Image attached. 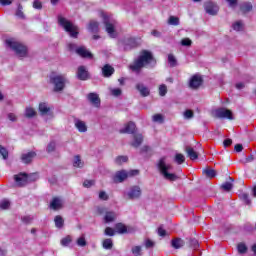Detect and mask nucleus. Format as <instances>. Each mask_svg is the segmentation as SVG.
I'll return each mask as SVG.
<instances>
[{"instance_id": "nucleus-1", "label": "nucleus", "mask_w": 256, "mask_h": 256, "mask_svg": "<svg viewBox=\"0 0 256 256\" xmlns=\"http://www.w3.org/2000/svg\"><path fill=\"white\" fill-rule=\"evenodd\" d=\"M155 58L151 52L144 50L140 56L129 66L134 73H140L143 67H155Z\"/></svg>"}, {"instance_id": "nucleus-2", "label": "nucleus", "mask_w": 256, "mask_h": 256, "mask_svg": "<svg viewBox=\"0 0 256 256\" xmlns=\"http://www.w3.org/2000/svg\"><path fill=\"white\" fill-rule=\"evenodd\" d=\"M158 171L166 181H177L179 177L175 173H171L173 165L167 163L165 157L161 158L157 163Z\"/></svg>"}, {"instance_id": "nucleus-3", "label": "nucleus", "mask_w": 256, "mask_h": 256, "mask_svg": "<svg viewBox=\"0 0 256 256\" xmlns=\"http://www.w3.org/2000/svg\"><path fill=\"white\" fill-rule=\"evenodd\" d=\"M5 43L7 49H11V51H13L15 55L19 57V59H24V57H27V46L17 42V40L13 38L7 39Z\"/></svg>"}, {"instance_id": "nucleus-4", "label": "nucleus", "mask_w": 256, "mask_h": 256, "mask_svg": "<svg viewBox=\"0 0 256 256\" xmlns=\"http://www.w3.org/2000/svg\"><path fill=\"white\" fill-rule=\"evenodd\" d=\"M58 25L66 31V33H69L70 37H73L74 39H77V35H79V27L75 26L73 22L69 21L67 18L59 15L58 16Z\"/></svg>"}, {"instance_id": "nucleus-5", "label": "nucleus", "mask_w": 256, "mask_h": 256, "mask_svg": "<svg viewBox=\"0 0 256 256\" xmlns=\"http://www.w3.org/2000/svg\"><path fill=\"white\" fill-rule=\"evenodd\" d=\"M50 83L51 85H53L54 91L56 93H59L60 91H63V89H65V85L69 83V80L67 79V76L65 74H57L50 77Z\"/></svg>"}, {"instance_id": "nucleus-6", "label": "nucleus", "mask_w": 256, "mask_h": 256, "mask_svg": "<svg viewBox=\"0 0 256 256\" xmlns=\"http://www.w3.org/2000/svg\"><path fill=\"white\" fill-rule=\"evenodd\" d=\"M100 17L103 19V23L106 27V32L108 33V35L112 38L117 37V33L115 32L117 21L113 19V17L105 14V12H100Z\"/></svg>"}, {"instance_id": "nucleus-7", "label": "nucleus", "mask_w": 256, "mask_h": 256, "mask_svg": "<svg viewBox=\"0 0 256 256\" xmlns=\"http://www.w3.org/2000/svg\"><path fill=\"white\" fill-rule=\"evenodd\" d=\"M135 175H139V170H131L127 172V170H120L115 173L113 176L114 183H123L128 177H135Z\"/></svg>"}, {"instance_id": "nucleus-8", "label": "nucleus", "mask_w": 256, "mask_h": 256, "mask_svg": "<svg viewBox=\"0 0 256 256\" xmlns=\"http://www.w3.org/2000/svg\"><path fill=\"white\" fill-rule=\"evenodd\" d=\"M98 215H104L103 219L105 223H114L117 220V212L108 210L103 206L97 207Z\"/></svg>"}, {"instance_id": "nucleus-9", "label": "nucleus", "mask_w": 256, "mask_h": 256, "mask_svg": "<svg viewBox=\"0 0 256 256\" xmlns=\"http://www.w3.org/2000/svg\"><path fill=\"white\" fill-rule=\"evenodd\" d=\"M68 49L70 51H75L77 55H80V57H84L88 59H91L93 57V54H91V52H89V50H87V48H85L84 46L77 48L76 44L70 43L68 44Z\"/></svg>"}, {"instance_id": "nucleus-10", "label": "nucleus", "mask_w": 256, "mask_h": 256, "mask_svg": "<svg viewBox=\"0 0 256 256\" xmlns=\"http://www.w3.org/2000/svg\"><path fill=\"white\" fill-rule=\"evenodd\" d=\"M213 115L214 117H217V119H233V112L226 108H218L214 110Z\"/></svg>"}, {"instance_id": "nucleus-11", "label": "nucleus", "mask_w": 256, "mask_h": 256, "mask_svg": "<svg viewBox=\"0 0 256 256\" xmlns=\"http://www.w3.org/2000/svg\"><path fill=\"white\" fill-rule=\"evenodd\" d=\"M142 195V190L140 186H132L129 188V190L126 193V196L128 199L135 200V199H140Z\"/></svg>"}, {"instance_id": "nucleus-12", "label": "nucleus", "mask_w": 256, "mask_h": 256, "mask_svg": "<svg viewBox=\"0 0 256 256\" xmlns=\"http://www.w3.org/2000/svg\"><path fill=\"white\" fill-rule=\"evenodd\" d=\"M38 111L42 115V117L48 116L53 118V113L51 111V108L49 107V104L45 102H41L39 104Z\"/></svg>"}, {"instance_id": "nucleus-13", "label": "nucleus", "mask_w": 256, "mask_h": 256, "mask_svg": "<svg viewBox=\"0 0 256 256\" xmlns=\"http://www.w3.org/2000/svg\"><path fill=\"white\" fill-rule=\"evenodd\" d=\"M63 205H65L63 198L54 197L50 202V209H53V211H59V209H63Z\"/></svg>"}, {"instance_id": "nucleus-14", "label": "nucleus", "mask_w": 256, "mask_h": 256, "mask_svg": "<svg viewBox=\"0 0 256 256\" xmlns=\"http://www.w3.org/2000/svg\"><path fill=\"white\" fill-rule=\"evenodd\" d=\"M203 84V78L200 75H194L190 78L189 87L191 89H199Z\"/></svg>"}, {"instance_id": "nucleus-15", "label": "nucleus", "mask_w": 256, "mask_h": 256, "mask_svg": "<svg viewBox=\"0 0 256 256\" xmlns=\"http://www.w3.org/2000/svg\"><path fill=\"white\" fill-rule=\"evenodd\" d=\"M87 99L91 105L94 107H100L101 105V98H99V94L92 92L87 95Z\"/></svg>"}, {"instance_id": "nucleus-16", "label": "nucleus", "mask_w": 256, "mask_h": 256, "mask_svg": "<svg viewBox=\"0 0 256 256\" xmlns=\"http://www.w3.org/2000/svg\"><path fill=\"white\" fill-rule=\"evenodd\" d=\"M205 11L208 15H216L219 13V6L213 2H206L205 3Z\"/></svg>"}, {"instance_id": "nucleus-17", "label": "nucleus", "mask_w": 256, "mask_h": 256, "mask_svg": "<svg viewBox=\"0 0 256 256\" xmlns=\"http://www.w3.org/2000/svg\"><path fill=\"white\" fill-rule=\"evenodd\" d=\"M77 78L80 79V81H87V79H89V71H87L85 66L78 67Z\"/></svg>"}, {"instance_id": "nucleus-18", "label": "nucleus", "mask_w": 256, "mask_h": 256, "mask_svg": "<svg viewBox=\"0 0 256 256\" xmlns=\"http://www.w3.org/2000/svg\"><path fill=\"white\" fill-rule=\"evenodd\" d=\"M136 89L140 93L141 97H149L151 90L143 83L136 84Z\"/></svg>"}, {"instance_id": "nucleus-19", "label": "nucleus", "mask_w": 256, "mask_h": 256, "mask_svg": "<svg viewBox=\"0 0 256 256\" xmlns=\"http://www.w3.org/2000/svg\"><path fill=\"white\" fill-rule=\"evenodd\" d=\"M123 47L124 51H130V49L137 47V41L135 38H127L123 41Z\"/></svg>"}, {"instance_id": "nucleus-20", "label": "nucleus", "mask_w": 256, "mask_h": 256, "mask_svg": "<svg viewBox=\"0 0 256 256\" xmlns=\"http://www.w3.org/2000/svg\"><path fill=\"white\" fill-rule=\"evenodd\" d=\"M74 125L79 133H87V124L83 120L75 119Z\"/></svg>"}, {"instance_id": "nucleus-21", "label": "nucleus", "mask_w": 256, "mask_h": 256, "mask_svg": "<svg viewBox=\"0 0 256 256\" xmlns=\"http://www.w3.org/2000/svg\"><path fill=\"white\" fill-rule=\"evenodd\" d=\"M36 155L37 154L35 152L24 153L21 156V161L24 162L25 164L31 163V161L35 159Z\"/></svg>"}, {"instance_id": "nucleus-22", "label": "nucleus", "mask_w": 256, "mask_h": 256, "mask_svg": "<svg viewBox=\"0 0 256 256\" xmlns=\"http://www.w3.org/2000/svg\"><path fill=\"white\" fill-rule=\"evenodd\" d=\"M141 143H143V135L140 133H135L133 135V141L131 142V146L140 147Z\"/></svg>"}, {"instance_id": "nucleus-23", "label": "nucleus", "mask_w": 256, "mask_h": 256, "mask_svg": "<svg viewBox=\"0 0 256 256\" xmlns=\"http://www.w3.org/2000/svg\"><path fill=\"white\" fill-rule=\"evenodd\" d=\"M14 179H15L17 185H19V187H23V185L27 184V174L15 175Z\"/></svg>"}, {"instance_id": "nucleus-24", "label": "nucleus", "mask_w": 256, "mask_h": 256, "mask_svg": "<svg viewBox=\"0 0 256 256\" xmlns=\"http://www.w3.org/2000/svg\"><path fill=\"white\" fill-rule=\"evenodd\" d=\"M113 73H115V69L111 65H109V64H106L102 68V75L104 77H111V75H113Z\"/></svg>"}, {"instance_id": "nucleus-25", "label": "nucleus", "mask_w": 256, "mask_h": 256, "mask_svg": "<svg viewBox=\"0 0 256 256\" xmlns=\"http://www.w3.org/2000/svg\"><path fill=\"white\" fill-rule=\"evenodd\" d=\"M88 31H90V33H98L99 22H97L96 20H91L88 24Z\"/></svg>"}, {"instance_id": "nucleus-26", "label": "nucleus", "mask_w": 256, "mask_h": 256, "mask_svg": "<svg viewBox=\"0 0 256 256\" xmlns=\"http://www.w3.org/2000/svg\"><path fill=\"white\" fill-rule=\"evenodd\" d=\"M240 11L242 13H251V11H253V4L250 2H243L240 4Z\"/></svg>"}, {"instance_id": "nucleus-27", "label": "nucleus", "mask_w": 256, "mask_h": 256, "mask_svg": "<svg viewBox=\"0 0 256 256\" xmlns=\"http://www.w3.org/2000/svg\"><path fill=\"white\" fill-rule=\"evenodd\" d=\"M171 245L174 249H181L185 246V241L181 238H175L171 241Z\"/></svg>"}, {"instance_id": "nucleus-28", "label": "nucleus", "mask_w": 256, "mask_h": 256, "mask_svg": "<svg viewBox=\"0 0 256 256\" xmlns=\"http://www.w3.org/2000/svg\"><path fill=\"white\" fill-rule=\"evenodd\" d=\"M73 167H77L78 169H83V167H85V162L81 160V156L79 155L74 156Z\"/></svg>"}, {"instance_id": "nucleus-29", "label": "nucleus", "mask_w": 256, "mask_h": 256, "mask_svg": "<svg viewBox=\"0 0 256 256\" xmlns=\"http://www.w3.org/2000/svg\"><path fill=\"white\" fill-rule=\"evenodd\" d=\"M135 129H136L135 123L129 122L128 124H126V126L121 131V133L135 134Z\"/></svg>"}, {"instance_id": "nucleus-30", "label": "nucleus", "mask_w": 256, "mask_h": 256, "mask_svg": "<svg viewBox=\"0 0 256 256\" xmlns=\"http://www.w3.org/2000/svg\"><path fill=\"white\" fill-rule=\"evenodd\" d=\"M186 153L191 161H195L199 157V154L192 147H186Z\"/></svg>"}, {"instance_id": "nucleus-31", "label": "nucleus", "mask_w": 256, "mask_h": 256, "mask_svg": "<svg viewBox=\"0 0 256 256\" xmlns=\"http://www.w3.org/2000/svg\"><path fill=\"white\" fill-rule=\"evenodd\" d=\"M115 231H116V233L123 235V234L127 233V226H125V224H123V223H117L115 225Z\"/></svg>"}, {"instance_id": "nucleus-32", "label": "nucleus", "mask_w": 256, "mask_h": 256, "mask_svg": "<svg viewBox=\"0 0 256 256\" xmlns=\"http://www.w3.org/2000/svg\"><path fill=\"white\" fill-rule=\"evenodd\" d=\"M24 115L28 119H31L37 115V111H35L32 107H26Z\"/></svg>"}, {"instance_id": "nucleus-33", "label": "nucleus", "mask_w": 256, "mask_h": 256, "mask_svg": "<svg viewBox=\"0 0 256 256\" xmlns=\"http://www.w3.org/2000/svg\"><path fill=\"white\" fill-rule=\"evenodd\" d=\"M54 222H55V227H57V229H62L63 225H65V221L63 220V217L59 215L55 216Z\"/></svg>"}, {"instance_id": "nucleus-34", "label": "nucleus", "mask_w": 256, "mask_h": 256, "mask_svg": "<svg viewBox=\"0 0 256 256\" xmlns=\"http://www.w3.org/2000/svg\"><path fill=\"white\" fill-rule=\"evenodd\" d=\"M127 161H129L127 156H118L115 158L116 165H123V163H127Z\"/></svg>"}, {"instance_id": "nucleus-35", "label": "nucleus", "mask_w": 256, "mask_h": 256, "mask_svg": "<svg viewBox=\"0 0 256 256\" xmlns=\"http://www.w3.org/2000/svg\"><path fill=\"white\" fill-rule=\"evenodd\" d=\"M102 246L104 249H113V240L111 238L105 239Z\"/></svg>"}, {"instance_id": "nucleus-36", "label": "nucleus", "mask_w": 256, "mask_h": 256, "mask_svg": "<svg viewBox=\"0 0 256 256\" xmlns=\"http://www.w3.org/2000/svg\"><path fill=\"white\" fill-rule=\"evenodd\" d=\"M72 241H73V238L71 236H66L61 239L60 243L62 247H68Z\"/></svg>"}, {"instance_id": "nucleus-37", "label": "nucleus", "mask_w": 256, "mask_h": 256, "mask_svg": "<svg viewBox=\"0 0 256 256\" xmlns=\"http://www.w3.org/2000/svg\"><path fill=\"white\" fill-rule=\"evenodd\" d=\"M152 120L154 123H163L165 121V117L162 114H155L152 116Z\"/></svg>"}, {"instance_id": "nucleus-38", "label": "nucleus", "mask_w": 256, "mask_h": 256, "mask_svg": "<svg viewBox=\"0 0 256 256\" xmlns=\"http://www.w3.org/2000/svg\"><path fill=\"white\" fill-rule=\"evenodd\" d=\"M109 91L113 97H120V95L123 93L121 88H109Z\"/></svg>"}, {"instance_id": "nucleus-39", "label": "nucleus", "mask_w": 256, "mask_h": 256, "mask_svg": "<svg viewBox=\"0 0 256 256\" xmlns=\"http://www.w3.org/2000/svg\"><path fill=\"white\" fill-rule=\"evenodd\" d=\"M237 249L238 253L241 255H245V253H247V245H245V243H239Z\"/></svg>"}, {"instance_id": "nucleus-40", "label": "nucleus", "mask_w": 256, "mask_h": 256, "mask_svg": "<svg viewBox=\"0 0 256 256\" xmlns=\"http://www.w3.org/2000/svg\"><path fill=\"white\" fill-rule=\"evenodd\" d=\"M168 63L170 67H175L177 65V58L173 54L168 55Z\"/></svg>"}, {"instance_id": "nucleus-41", "label": "nucleus", "mask_w": 256, "mask_h": 256, "mask_svg": "<svg viewBox=\"0 0 256 256\" xmlns=\"http://www.w3.org/2000/svg\"><path fill=\"white\" fill-rule=\"evenodd\" d=\"M175 161L178 165H183L185 163V156L183 154H176Z\"/></svg>"}, {"instance_id": "nucleus-42", "label": "nucleus", "mask_w": 256, "mask_h": 256, "mask_svg": "<svg viewBox=\"0 0 256 256\" xmlns=\"http://www.w3.org/2000/svg\"><path fill=\"white\" fill-rule=\"evenodd\" d=\"M168 24L169 25H174V26L179 25V17L170 16L169 19H168Z\"/></svg>"}, {"instance_id": "nucleus-43", "label": "nucleus", "mask_w": 256, "mask_h": 256, "mask_svg": "<svg viewBox=\"0 0 256 256\" xmlns=\"http://www.w3.org/2000/svg\"><path fill=\"white\" fill-rule=\"evenodd\" d=\"M221 189H223V191H231V189H233V183L231 182H224L222 185H221Z\"/></svg>"}, {"instance_id": "nucleus-44", "label": "nucleus", "mask_w": 256, "mask_h": 256, "mask_svg": "<svg viewBox=\"0 0 256 256\" xmlns=\"http://www.w3.org/2000/svg\"><path fill=\"white\" fill-rule=\"evenodd\" d=\"M16 17H19V19H25V14L23 13V6L21 4L18 5Z\"/></svg>"}, {"instance_id": "nucleus-45", "label": "nucleus", "mask_w": 256, "mask_h": 256, "mask_svg": "<svg viewBox=\"0 0 256 256\" xmlns=\"http://www.w3.org/2000/svg\"><path fill=\"white\" fill-rule=\"evenodd\" d=\"M159 95L160 97H165V95H167V85L161 84L159 86Z\"/></svg>"}, {"instance_id": "nucleus-46", "label": "nucleus", "mask_w": 256, "mask_h": 256, "mask_svg": "<svg viewBox=\"0 0 256 256\" xmlns=\"http://www.w3.org/2000/svg\"><path fill=\"white\" fill-rule=\"evenodd\" d=\"M204 173H205L206 177H209V179H213V177H215V175H217V172H215V170H213V169H206V170H204Z\"/></svg>"}, {"instance_id": "nucleus-47", "label": "nucleus", "mask_w": 256, "mask_h": 256, "mask_svg": "<svg viewBox=\"0 0 256 256\" xmlns=\"http://www.w3.org/2000/svg\"><path fill=\"white\" fill-rule=\"evenodd\" d=\"M232 27H233L234 31H243V22L237 21L233 24Z\"/></svg>"}, {"instance_id": "nucleus-48", "label": "nucleus", "mask_w": 256, "mask_h": 256, "mask_svg": "<svg viewBox=\"0 0 256 256\" xmlns=\"http://www.w3.org/2000/svg\"><path fill=\"white\" fill-rule=\"evenodd\" d=\"M78 247H85L87 245V240H85V236H81L76 241Z\"/></svg>"}, {"instance_id": "nucleus-49", "label": "nucleus", "mask_w": 256, "mask_h": 256, "mask_svg": "<svg viewBox=\"0 0 256 256\" xmlns=\"http://www.w3.org/2000/svg\"><path fill=\"white\" fill-rule=\"evenodd\" d=\"M144 245H145L146 249H153V247H155V241H153L151 239H146L144 241Z\"/></svg>"}, {"instance_id": "nucleus-50", "label": "nucleus", "mask_w": 256, "mask_h": 256, "mask_svg": "<svg viewBox=\"0 0 256 256\" xmlns=\"http://www.w3.org/2000/svg\"><path fill=\"white\" fill-rule=\"evenodd\" d=\"M56 147H57V144L54 141L50 142L46 148L47 153H53Z\"/></svg>"}, {"instance_id": "nucleus-51", "label": "nucleus", "mask_w": 256, "mask_h": 256, "mask_svg": "<svg viewBox=\"0 0 256 256\" xmlns=\"http://www.w3.org/2000/svg\"><path fill=\"white\" fill-rule=\"evenodd\" d=\"M192 41H191V39H189V38H183L182 40H181V45H182V47H191V45H192Z\"/></svg>"}, {"instance_id": "nucleus-52", "label": "nucleus", "mask_w": 256, "mask_h": 256, "mask_svg": "<svg viewBox=\"0 0 256 256\" xmlns=\"http://www.w3.org/2000/svg\"><path fill=\"white\" fill-rule=\"evenodd\" d=\"M11 202H9V200L4 199L2 201H0V209H7L8 207H10Z\"/></svg>"}, {"instance_id": "nucleus-53", "label": "nucleus", "mask_w": 256, "mask_h": 256, "mask_svg": "<svg viewBox=\"0 0 256 256\" xmlns=\"http://www.w3.org/2000/svg\"><path fill=\"white\" fill-rule=\"evenodd\" d=\"M104 234L107 235L108 237H113L115 235V229L111 227H106Z\"/></svg>"}, {"instance_id": "nucleus-54", "label": "nucleus", "mask_w": 256, "mask_h": 256, "mask_svg": "<svg viewBox=\"0 0 256 256\" xmlns=\"http://www.w3.org/2000/svg\"><path fill=\"white\" fill-rule=\"evenodd\" d=\"M141 251H142L141 246H134V247H132V253L135 256H141Z\"/></svg>"}, {"instance_id": "nucleus-55", "label": "nucleus", "mask_w": 256, "mask_h": 256, "mask_svg": "<svg viewBox=\"0 0 256 256\" xmlns=\"http://www.w3.org/2000/svg\"><path fill=\"white\" fill-rule=\"evenodd\" d=\"M0 155H2L3 159H7L9 157V152L3 146L0 145Z\"/></svg>"}, {"instance_id": "nucleus-56", "label": "nucleus", "mask_w": 256, "mask_h": 256, "mask_svg": "<svg viewBox=\"0 0 256 256\" xmlns=\"http://www.w3.org/2000/svg\"><path fill=\"white\" fill-rule=\"evenodd\" d=\"M193 112L191 110H186L184 113H183V117L184 119H193Z\"/></svg>"}, {"instance_id": "nucleus-57", "label": "nucleus", "mask_w": 256, "mask_h": 256, "mask_svg": "<svg viewBox=\"0 0 256 256\" xmlns=\"http://www.w3.org/2000/svg\"><path fill=\"white\" fill-rule=\"evenodd\" d=\"M241 198L245 201L247 205H251V200L249 199V194L247 193H242Z\"/></svg>"}, {"instance_id": "nucleus-58", "label": "nucleus", "mask_w": 256, "mask_h": 256, "mask_svg": "<svg viewBox=\"0 0 256 256\" xmlns=\"http://www.w3.org/2000/svg\"><path fill=\"white\" fill-rule=\"evenodd\" d=\"M99 199H101L102 201H107V199H109V196L107 195V192L101 191L99 193Z\"/></svg>"}, {"instance_id": "nucleus-59", "label": "nucleus", "mask_w": 256, "mask_h": 256, "mask_svg": "<svg viewBox=\"0 0 256 256\" xmlns=\"http://www.w3.org/2000/svg\"><path fill=\"white\" fill-rule=\"evenodd\" d=\"M33 7H34V9H43V4L41 3V1L35 0L33 2Z\"/></svg>"}, {"instance_id": "nucleus-60", "label": "nucleus", "mask_w": 256, "mask_h": 256, "mask_svg": "<svg viewBox=\"0 0 256 256\" xmlns=\"http://www.w3.org/2000/svg\"><path fill=\"white\" fill-rule=\"evenodd\" d=\"M93 185H95V181H93V180H86L83 183V186L87 187L88 189H89V187H93Z\"/></svg>"}, {"instance_id": "nucleus-61", "label": "nucleus", "mask_w": 256, "mask_h": 256, "mask_svg": "<svg viewBox=\"0 0 256 256\" xmlns=\"http://www.w3.org/2000/svg\"><path fill=\"white\" fill-rule=\"evenodd\" d=\"M158 235L160 237H165V235H167V231H165V229H163V227H159L158 228Z\"/></svg>"}, {"instance_id": "nucleus-62", "label": "nucleus", "mask_w": 256, "mask_h": 256, "mask_svg": "<svg viewBox=\"0 0 256 256\" xmlns=\"http://www.w3.org/2000/svg\"><path fill=\"white\" fill-rule=\"evenodd\" d=\"M223 145H224V147H230V145H233V140L228 138V139L224 140Z\"/></svg>"}, {"instance_id": "nucleus-63", "label": "nucleus", "mask_w": 256, "mask_h": 256, "mask_svg": "<svg viewBox=\"0 0 256 256\" xmlns=\"http://www.w3.org/2000/svg\"><path fill=\"white\" fill-rule=\"evenodd\" d=\"M13 3V0H0V4L3 6L11 5Z\"/></svg>"}, {"instance_id": "nucleus-64", "label": "nucleus", "mask_w": 256, "mask_h": 256, "mask_svg": "<svg viewBox=\"0 0 256 256\" xmlns=\"http://www.w3.org/2000/svg\"><path fill=\"white\" fill-rule=\"evenodd\" d=\"M8 119L10 121H17V115L13 114V113H9L8 114Z\"/></svg>"}]
</instances>
